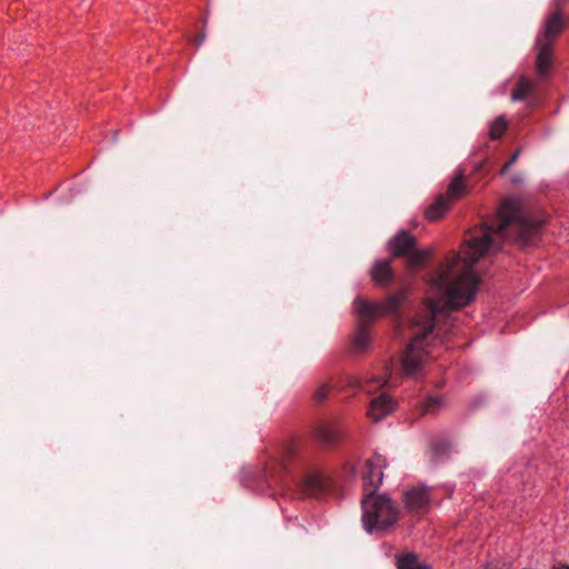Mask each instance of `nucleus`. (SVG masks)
Wrapping results in <instances>:
<instances>
[{
    "mask_svg": "<svg viewBox=\"0 0 569 569\" xmlns=\"http://www.w3.org/2000/svg\"><path fill=\"white\" fill-rule=\"evenodd\" d=\"M507 124L505 116L497 117L489 126V138L491 140L500 139L507 129Z\"/></svg>",
    "mask_w": 569,
    "mask_h": 569,
    "instance_id": "20",
    "label": "nucleus"
},
{
    "mask_svg": "<svg viewBox=\"0 0 569 569\" xmlns=\"http://www.w3.org/2000/svg\"><path fill=\"white\" fill-rule=\"evenodd\" d=\"M442 399L440 397H429L426 401V409L429 410L432 406L440 407Z\"/></svg>",
    "mask_w": 569,
    "mask_h": 569,
    "instance_id": "23",
    "label": "nucleus"
},
{
    "mask_svg": "<svg viewBox=\"0 0 569 569\" xmlns=\"http://www.w3.org/2000/svg\"><path fill=\"white\" fill-rule=\"evenodd\" d=\"M417 238L408 230H400L387 242V250L391 258H405L417 247Z\"/></svg>",
    "mask_w": 569,
    "mask_h": 569,
    "instance_id": "10",
    "label": "nucleus"
},
{
    "mask_svg": "<svg viewBox=\"0 0 569 569\" xmlns=\"http://www.w3.org/2000/svg\"><path fill=\"white\" fill-rule=\"evenodd\" d=\"M387 383V379L381 376H376L370 380L363 381L362 379L356 376H345L337 379L335 382H323L313 392V400L317 402H322L327 399L328 395L332 389H346L349 388L351 390H360L366 392H371V385H376L378 388L385 386Z\"/></svg>",
    "mask_w": 569,
    "mask_h": 569,
    "instance_id": "7",
    "label": "nucleus"
},
{
    "mask_svg": "<svg viewBox=\"0 0 569 569\" xmlns=\"http://www.w3.org/2000/svg\"><path fill=\"white\" fill-rule=\"evenodd\" d=\"M343 433L336 422H320L311 430V437L321 446H332L338 443Z\"/></svg>",
    "mask_w": 569,
    "mask_h": 569,
    "instance_id": "13",
    "label": "nucleus"
},
{
    "mask_svg": "<svg viewBox=\"0 0 569 569\" xmlns=\"http://www.w3.org/2000/svg\"><path fill=\"white\" fill-rule=\"evenodd\" d=\"M372 282L377 287L386 288L391 284L395 279V271L391 267V260L377 259L369 271Z\"/></svg>",
    "mask_w": 569,
    "mask_h": 569,
    "instance_id": "14",
    "label": "nucleus"
},
{
    "mask_svg": "<svg viewBox=\"0 0 569 569\" xmlns=\"http://www.w3.org/2000/svg\"><path fill=\"white\" fill-rule=\"evenodd\" d=\"M361 509L362 526L368 533H386L400 519L398 506L386 493L362 497Z\"/></svg>",
    "mask_w": 569,
    "mask_h": 569,
    "instance_id": "5",
    "label": "nucleus"
},
{
    "mask_svg": "<svg viewBox=\"0 0 569 569\" xmlns=\"http://www.w3.org/2000/svg\"><path fill=\"white\" fill-rule=\"evenodd\" d=\"M407 299V291L399 290L395 293L389 295L385 302H375L362 298V302L375 306V320L381 316H398L401 309V305Z\"/></svg>",
    "mask_w": 569,
    "mask_h": 569,
    "instance_id": "11",
    "label": "nucleus"
},
{
    "mask_svg": "<svg viewBox=\"0 0 569 569\" xmlns=\"http://www.w3.org/2000/svg\"><path fill=\"white\" fill-rule=\"evenodd\" d=\"M402 503L406 512L413 517L427 515L431 506V496L426 486L411 487L402 495Z\"/></svg>",
    "mask_w": 569,
    "mask_h": 569,
    "instance_id": "9",
    "label": "nucleus"
},
{
    "mask_svg": "<svg viewBox=\"0 0 569 569\" xmlns=\"http://www.w3.org/2000/svg\"><path fill=\"white\" fill-rule=\"evenodd\" d=\"M542 220H540L538 218V216L536 214V222H535V226H536V239L538 238V229L540 228V226L542 224Z\"/></svg>",
    "mask_w": 569,
    "mask_h": 569,
    "instance_id": "24",
    "label": "nucleus"
},
{
    "mask_svg": "<svg viewBox=\"0 0 569 569\" xmlns=\"http://www.w3.org/2000/svg\"><path fill=\"white\" fill-rule=\"evenodd\" d=\"M430 449H431L433 458L440 459L442 457L449 456V453L451 451V443H450V441L445 440V439L435 440L431 442Z\"/></svg>",
    "mask_w": 569,
    "mask_h": 569,
    "instance_id": "21",
    "label": "nucleus"
},
{
    "mask_svg": "<svg viewBox=\"0 0 569 569\" xmlns=\"http://www.w3.org/2000/svg\"><path fill=\"white\" fill-rule=\"evenodd\" d=\"M452 264L449 262L446 269L438 270L429 281L432 287L443 291V303L436 298H426L423 303L429 315L416 316L412 320V326L419 327L420 332L410 339L400 358L402 372L407 377H415L421 370L428 355L426 339L435 330L436 318L463 309L477 297L480 284L478 273L467 269L449 281Z\"/></svg>",
    "mask_w": 569,
    "mask_h": 569,
    "instance_id": "1",
    "label": "nucleus"
},
{
    "mask_svg": "<svg viewBox=\"0 0 569 569\" xmlns=\"http://www.w3.org/2000/svg\"><path fill=\"white\" fill-rule=\"evenodd\" d=\"M430 256V249H418L417 247H415V249H412L410 253L405 257L407 269L417 270L425 267Z\"/></svg>",
    "mask_w": 569,
    "mask_h": 569,
    "instance_id": "18",
    "label": "nucleus"
},
{
    "mask_svg": "<svg viewBox=\"0 0 569 569\" xmlns=\"http://www.w3.org/2000/svg\"><path fill=\"white\" fill-rule=\"evenodd\" d=\"M569 20L558 6L555 10L545 14L541 30L536 37V88L539 83L548 81L555 70V49L558 39L566 29ZM539 104L536 91V108Z\"/></svg>",
    "mask_w": 569,
    "mask_h": 569,
    "instance_id": "4",
    "label": "nucleus"
},
{
    "mask_svg": "<svg viewBox=\"0 0 569 569\" xmlns=\"http://www.w3.org/2000/svg\"><path fill=\"white\" fill-rule=\"evenodd\" d=\"M395 565L397 569H432L430 563L422 561L419 555L413 551L396 553Z\"/></svg>",
    "mask_w": 569,
    "mask_h": 569,
    "instance_id": "15",
    "label": "nucleus"
},
{
    "mask_svg": "<svg viewBox=\"0 0 569 569\" xmlns=\"http://www.w3.org/2000/svg\"><path fill=\"white\" fill-rule=\"evenodd\" d=\"M203 39H204V36L202 34V36L198 39V41H197V46H200V44L202 43Z\"/></svg>",
    "mask_w": 569,
    "mask_h": 569,
    "instance_id": "26",
    "label": "nucleus"
},
{
    "mask_svg": "<svg viewBox=\"0 0 569 569\" xmlns=\"http://www.w3.org/2000/svg\"><path fill=\"white\" fill-rule=\"evenodd\" d=\"M519 150H516L510 159L502 166L501 170H500V174H505L508 169L516 162L517 158H518V154H519Z\"/></svg>",
    "mask_w": 569,
    "mask_h": 569,
    "instance_id": "22",
    "label": "nucleus"
},
{
    "mask_svg": "<svg viewBox=\"0 0 569 569\" xmlns=\"http://www.w3.org/2000/svg\"><path fill=\"white\" fill-rule=\"evenodd\" d=\"M387 466L386 457L377 452L366 460L362 475V497L377 495L382 485L383 470Z\"/></svg>",
    "mask_w": 569,
    "mask_h": 569,
    "instance_id": "8",
    "label": "nucleus"
},
{
    "mask_svg": "<svg viewBox=\"0 0 569 569\" xmlns=\"http://www.w3.org/2000/svg\"><path fill=\"white\" fill-rule=\"evenodd\" d=\"M533 220L522 217V201L518 197L505 198L495 218L471 229L465 238L466 260L473 264L486 253H497L507 242L520 248L531 244Z\"/></svg>",
    "mask_w": 569,
    "mask_h": 569,
    "instance_id": "2",
    "label": "nucleus"
},
{
    "mask_svg": "<svg viewBox=\"0 0 569 569\" xmlns=\"http://www.w3.org/2000/svg\"><path fill=\"white\" fill-rule=\"evenodd\" d=\"M533 92V80L526 77L520 76L512 92L511 100L512 101H523Z\"/></svg>",
    "mask_w": 569,
    "mask_h": 569,
    "instance_id": "19",
    "label": "nucleus"
},
{
    "mask_svg": "<svg viewBox=\"0 0 569 569\" xmlns=\"http://www.w3.org/2000/svg\"><path fill=\"white\" fill-rule=\"evenodd\" d=\"M469 190L463 178V171L457 170L453 178L449 182L447 187V191L445 197H447V200L452 204L453 202L460 200L466 194H468Z\"/></svg>",
    "mask_w": 569,
    "mask_h": 569,
    "instance_id": "16",
    "label": "nucleus"
},
{
    "mask_svg": "<svg viewBox=\"0 0 569 569\" xmlns=\"http://www.w3.org/2000/svg\"><path fill=\"white\" fill-rule=\"evenodd\" d=\"M353 309L358 316V323L351 337V346L356 351H365L371 345L370 328L376 321L375 306L362 302L361 297H356Z\"/></svg>",
    "mask_w": 569,
    "mask_h": 569,
    "instance_id": "6",
    "label": "nucleus"
},
{
    "mask_svg": "<svg viewBox=\"0 0 569 569\" xmlns=\"http://www.w3.org/2000/svg\"><path fill=\"white\" fill-rule=\"evenodd\" d=\"M451 203L447 200L443 193L436 196L433 201L425 209V218L429 222H435L441 219L450 209Z\"/></svg>",
    "mask_w": 569,
    "mask_h": 569,
    "instance_id": "17",
    "label": "nucleus"
},
{
    "mask_svg": "<svg viewBox=\"0 0 569 569\" xmlns=\"http://www.w3.org/2000/svg\"><path fill=\"white\" fill-rule=\"evenodd\" d=\"M553 569H569V565H559L555 567Z\"/></svg>",
    "mask_w": 569,
    "mask_h": 569,
    "instance_id": "25",
    "label": "nucleus"
},
{
    "mask_svg": "<svg viewBox=\"0 0 569 569\" xmlns=\"http://www.w3.org/2000/svg\"><path fill=\"white\" fill-rule=\"evenodd\" d=\"M396 400L388 393L383 392L371 399L367 410V416L372 422H379L387 416L391 415L396 410Z\"/></svg>",
    "mask_w": 569,
    "mask_h": 569,
    "instance_id": "12",
    "label": "nucleus"
},
{
    "mask_svg": "<svg viewBox=\"0 0 569 569\" xmlns=\"http://www.w3.org/2000/svg\"><path fill=\"white\" fill-rule=\"evenodd\" d=\"M261 490H287L299 486L303 495L316 497L326 489L322 470L310 463L300 451V441L289 438L282 441L260 472Z\"/></svg>",
    "mask_w": 569,
    "mask_h": 569,
    "instance_id": "3",
    "label": "nucleus"
}]
</instances>
